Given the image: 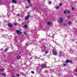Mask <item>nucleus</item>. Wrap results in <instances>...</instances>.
I'll use <instances>...</instances> for the list:
<instances>
[{
  "label": "nucleus",
  "instance_id": "nucleus-9",
  "mask_svg": "<svg viewBox=\"0 0 77 77\" xmlns=\"http://www.w3.org/2000/svg\"><path fill=\"white\" fill-rule=\"evenodd\" d=\"M46 67V66L45 65H43L42 66V68H45Z\"/></svg>",
  "mask_w": 77,
  "mask_h": 77
},
{
  "label": "nucleus",
  "instance_id": "nucleus-20",
  "mask_svg": "<svg viewBox=\"0 0 77 77\" xmlns=\"http://www.w3.org/2000/svg\"><path fill=\"white\" fill-rule=\"evenodd\" d=\"M48 71H47V70H45V73H48Z\"/></svg>",
  "mask_w": 77,
  "mask_h": 77
},
{
  "label": "nucleus",
  "instance_id": "nucleus-13",
  "mask_svg": "<svg viewBox=\"0 0 77 77\" xmlns=\"http://www.w3.org/2000/svg\"><path fill=\"white\" fill-rule=\"evenodd\" d=\"M68 23L69 25H71V23L70 21H69L68 22Z\"/></svg>",
  "mask_w": 77,
  "mask_h": 77
},
{
  "label": "nucleus",
  "instance_id": "nucleus-35",
  "mask_svg": "<svg viewBox=\"0 0 77 77\" xmlns=\"http://www.w3.org/2000/svg\"><path fill=\"white\" fill-rule=\"evenodd\" d=\"M69 17H70L69 16H68V18H69Z\"/></svg>",
  "mask_w": 77,
  "mask_h": 77
},
{
  "label": "nucleus",
  "instance_id": "nucleus-5",
  "mask_svg": "<svg viewBox=\"0 0 77 77\" xmlns=\"http://www.w3.org/2000/svg\"><path fill=\"white\" fill-rule=\"evenodd\" d=\"M16 32L17 33H19V34H21V32L20 31L17 30Z\"/></svg>",
  "mask_w": 77,
  "mask_h": 77
},
{
  "label": "nucleus",
  "instance_id": "nucleus-10",
  "mask_svg": "<svg viewBox=\"0 0 77 77\" xmlns=\"http://www.w3.org/2000/svg\"><path fill=\"white\" fill-rule=\"evenodd\" d=\"M29 15H28L27 17H25L26 20H28L29 19Z\"/></svg>",
  "mask_w": 77,
  "mask_h": 77
},
{
  "label": "nucleus",
  "instance_id": "nucleus-25",
  "mask_svg": "<svg viewBox=\"0 0 77 77\" xmlns=\"http://www.w3.org/2000/svg\"><path fill=\"white\" fill-rule=\"evenodd\" d=\"M14 25H15V26H16V25H17V23H14Z\"/></svg>",
  "mask_w": 77,
  "mask_h": 77
},
{
  "label": "nucleus",
  "instance_id": "nucleus-38",
  "mask_svg": "<svg viewBox=\"0 0 77 77\" xmlns=\"http://www.w3.org/2000/svg\"><path fill=\"white\" fill-rule=\"evenodd\" d=\"M12 77H15L14 76H12Z\"/></svg>",
  "mask_w": 77,
  "mask_h": 77
},
{
  "label": "nucleus",
  "instance_id": "nucleus-40",
  "mask_svg": "<svg viewBox=\"0 0 77 77\" xmlns=\"http://www.w3.org/2000/svg\"><path fill=\"white\" fill-rule=\"evenodd\" d=\"M56 42H55V44H56Z\"/></svg>",
  "mask_w": 77,
  "mask_h": 77
},
{
  "label": "nucleus",
  "instance_id": "nucleus-18",
  "mask_svg": "<svg viewBox=\"0 0 77 77\" xmlns=\"http://www.w3.org/2000/svg\"><path fill=\"white\" fill-rule=\"evenodd\" d=\"M24 27H25V28H27V25H25L24 26Z\"/></svg>",
  "mask_w": 77,
  "mask_h": 77
},
{
  "label": "nucleus",
  "instance_id": "nucleus-7",
  "mask_svg": "<svg viewBox=\"0 0 77 77\" xmlns=\"http://www.w3.org/2000/svg\"><path fill=\"white\" fill-rule=\"evenodd\" d=\"M16 0H12V2L13 3H15V4H16L17 3H16V1H15Z\"/></svg>",
  "mask_w": 77,
  "mask_h": 77
},
{
  "label": "nucleus",
  "instance_id": "nucleus-11",
  "mask_svg": "<svg viewBox=\"0 0 77 77\" xmlns=\"http://www.w3.org/2000/svg\"><path fill=\"white\" fill-rule=\"evenodd\" d=\"M47 23L48 24V25H51V24H52L51 22H48Z\"/></svg>",
  "mask_w": 77,
  "mask_h": 77
},
{
  "label": "nucleus",
  "instance_id": "nucleus-19",
  "mask_svg": "<svg viewBox=\"0 0 77 77\" xmlns=\"http://www.w3.org/2000/svg\"><path fill=\"white\" fill-rule=\"evenodd\" d=\"M67 12L68 14H70V12L69 11H68Z\"/></svg>",
  "mask_w": 77,
  "mask_h": 77
},
{
  "label": "nucleus",
  "instance_id": "nucleus-30",
  "mask_svg": "<svg viewBox=\"0 0 77 77\" xmlns=\"http://www.w3.org/2000/svg\"><path fill=\"white\" fill-rule=\"evenodd\" d=\"M45 53H46V54H47V53H48V52L47 51H46L45 52Z\"/></svg>",
  "mask_w": 77,
  "mask_h": 77
},
{
  "label": "nucleus",
  "instance_id": "nucleus-8",
  "mask_svg": "<svg viewBox=\"0 0 77 77\" xmlns=\"http://www.w3.org/2000/svg\"><path fill=\"white\" fill-rule=\"evenodd\" d=\"M69 53L72 54V53H74V52H73V51H72V50H71L69 51Z\"/></svg>",
  "mask_w": 77,
  "mask_h": 77
},
{
  "label": "nucleus",
  "instance_id": "nucleus-37",
  "mask_svg": "<svg viewBox=\"0 0 77 77\" xmlns=\"http://www.w3.org/2000/svg\"><path fill=\"white\" fill-rule=\"evenodd\" d=\"M14 6L13 5L12 6V8H14Z\"/></svg>",
  "mask_w": 77,
  "mask_h": 77
},
{
  "label": "nucleus",
  "instance_id": "nucleus-27",
  "mask_svg": "<svg viewBox=\"0 0 77 77\" xmlns=\"http://www.w3.org/2000/svg\"><path fill=\"white\" fill-rule=\"evenodd\" d=\"M60 6H62V4L60 3Z\"/></svg>",
  "mask_w": 77,
  "mask_h": 77
},
{
  "label": "nucleus",
  "instance_id": "nucleus-12",
  "mask_svg": "<svg viewBox=\"0 0 77 77\" xmlns=\"http://www.w3.org/2000/svg\"><path fill=\"white\" fill-rule=\"evenodd\" d=\"M17 59L19 60L21 58L20 56H18L17 57Z\"/></svg>",
  "mask_w": 77,
  "mask_h": 77
},
{
  "label": "nucleus",
  "instance_id": "nucleus-24",
  "mask_svg": "<svg viewBox=\"0 0 77 77\" xmlns=\"http://www.w3.org/2000/svg\"><path fill=\"white\" fill-rule=\"evenodd\" d=\"M17 77H20V75H19V74H17Z\"/></svg>",
  "mask_w": 77,
  "mask_h": 77
},
{
  "label": "nucleus",
  "instance_id": "nucleus-26",
  "mask_svg": "<svg viewBox=\"0 0 77 77\" xmlns=\"http://www.w3.org/2000/svg\"><path fill=\"white\" fill-rule=\"evenodd\" d=\"M51 1L49 2V5H50V4H51Z\"/></svg>",
  "mask_w": 77,
  "mask_h": 77
},
{
  "label": "nucleus",
  "instance_id": "nucleus-1",
  "mask_svg": "<svg viewBox=\"0 0 77 77\" xmlns=\"http://www.w3.org/2000/svg\"><path fill=\"white\" fill-rule=\"evenodd\" d=\"M66 62L67 63H72V61L71 60H67L66 61Z\"/></svg>",
  "mask_w": 77,
  "mask_h": 77
},
{
  "label": "nucleus",
  "instance_id": "nucleus-6",
  "mask_svg": "<svg viewBox=\"0 0 77 77\" xmlns=\"http://www.w3.org/2000/svg\"><path fill=\"white\" fill-rule=\"evenodd\" d=\"M2 75L4 77H6V74L4 73H2Z\"/></svg>",
  "mask_w": 77,
  "mask_h": 77
},
{
  "label": "nucleus",
  "instance_id": "nucleus-39",
  "mask_svg": "<svg viewBox=\"0 0 77 77\" xmlns=\"http://www.w3.org/2000/svg\"><path fill=\"white\" fill-rule=\"evenodd\" d=\"M16 39H17V37H15Z\"/></svg>",
  "mask_w": 77,
  "mask_h": 77
},
{
  "label": "nucleus",
  "instance_id": "nucleus-15",
  "mask_svg": "<svg viewBox=\"0 0 77 77\" xmlns=\"http://www.w3.org/2000/svg\"><path fill=\"white\" fill-rule=\"evenodd\" d=\"M56 9H59V6L56 7Z\"/></svg>",
  "mask_w": 77,
  "mask_h": 77
},
{
  "label": "nucleus",
  "instance_id": "nucleus-4",
  "mask_svg": "<svg viewBox=\"0 0 77 77\" xmlns=\"http://www.w3.org/2000/svg\"><path fill=\"white\" fill-rule=\"evenodd\" d=\"M52 52L54 55H55V56H56V55L57 54V52L55 51H52Z\"/></svg>",
  "mask_w": 77,
  "mask_h": 77
},
{
  "label": "nucleus",
  "instance_id": "nucleus-29",
  "mask_svg": "<svg viewBox=\"0 0 77 77\" xmlns=\"http://www.w3.org/2000/svg\"><path fill=\"white\" fill-rule=\"evenodd\" d=\"M63 65H64V66H66V64L65 63H64L63 64Z\"/></svg>",
  "mask_w": 77,
  "mask_h": 77
},
{
  "label": "nucleus",
  "instance_id": "nucleus-2",
  "mask_svg": "<svg viewBox=\"0 0 77 77\" xmlns=\"http://www.w3.org/2000/svg\"><path fill=\"white\" fill-rule=\"evenodd\" d=\"M59 21L60 23H62L63 22V18L62 17H60L59 19Z\"/></svg>",
  "mask_w": 77,
  "mask_h": 77
},
{
  "label": "nucleus",
  "instance_id": "nucleus-14",
  "mask_svg": "<svg viewBox=\"0 0 77 77\" xmlns=\"http://www.w3.org/2000/svg\"><path fill=\"white\" fill-rule=\"evenodd\" d=\"M8 50V48H7L5 49V51H7Z\"/></svg>",
  "mask_w": 77,
  "mask_h": 77
},
{
  "label": "nucleus",
  "instance_id": "nucleus-23",
  "mask_svg": "<svg viewBox=\"0 0 77 77\" xmlns=\"http://www.w3.org/2000/svg\"><path fill=\"white\" fill-rule=\"evenodd\" d=\"M63 26H67V25H66V24L64 23V24H63Z\"/></svg>",
  "mask_w": 77,
  "mask_h": 77
},
{
  "label": "nucleus",
  "instance_id": "nucleus-17",
  "mask_svg": "<svg viewBox=\"0 0 77 77\" xmlns=\"http://www.w3.org/2000/svg\"><path fill=\"white\" fill-rule=\"evenodd\" d=\"M66 12H67L66 11H64V14H66Z\"/></svg>",
  "mask_w": 77,
  "mask_h": 77
},
{
  "label": "nucleus",
  "instance_id": "nucleus-36",
  "mask_svg": "<svg viewBox=\"0 0 77 77\" xmlns=\"http://www.w3.org/2000/svg\"><path fill=\"white\" fill-rule=\"evenodd\" d=\"M10 37H11V38H12V36L11 35H10Z\"/></svg>",
  "mask_w": 77,
  "mask_h": 77
},
{
  "label": "nucleus",
  "instance_id": "nucleus-34",
  "mask_svg": "<svg viewBox=\"0 0 77 77\" xmlns=\"http://www.w3.org/2000/svg\"><path fill=\"white\" fill-rule=\"evenodd\" d=\"M72 10H74V8L73 7V8H72Z\"/></svg>",
  "mask_w": 77,
  "mask_h": 77
},
{
  "label": "nucleus",
  "instance_id": "nucleus-22",
  "mask_svg": "<svg viewBox=\"0 0 77 77\" xmlns=\"http://www.w3.org/2000/svg\"><path fill=\"white\" fill-rule=\"evenodd\" d=\"M26 8L27 9V8H30V7L29 6H26Z\"/></svg>",
  "mask_w": 77,
  "mask_h": 77
},
{
  "label": "nucleus",
  "instance_id": "nucleus-28",
  "mask_svg": "<svg viewBox=\"0 0 77 77\" xmlns=\"http://www.w3.org/2000/svg\"><path fill=\"white\" fill-rule=\"evenodd\" d=\"M20 16V14H17V17H19Z\"/></svg>",
  "mask_w": 77,
  "mask_h": 77
},
{
  "label": "nucleus",
  "instance_id": "nucleus-3",
  "mask_svg": "<svg viewBox=\"0 0 77 77\" xmlns=\"http://www.w3.org/2000/svg\"><path fill=\"white\" fill-rule=\"evenodd\" d=\"M8 26L10 27H12V24L11 23H8Z\"/></svg>",
  "mask_w": 77,
  "mask_h": 77
},
{
  "label": "nucleus",
  "instance_id": "nucleus-16",
  "mask_svg": "<svg viewBox=\"0 0 77 77\" xmlns=\"http://www.w3.org/2000/svg\"><path fill=\"white\" fill-rule=\"evenodd\" d=\"M31 72L32 74H33L35 73V72H34V71H31Z\"/></svg>",
  "mask_w": 77,
  "mask_h": 77
},
{
  "label": "nucleus",
  "instance_id": "nucleus-33",
  "mask_svg": "<svg viewBox=\"0 0 77 77\" xmlns=\"http://www.w3.org/2000/svg\"><path fill=\"white\" fill-rule=\"evenodd\" d=\"M61 51H60V52H59V53H60V54L61 53Z\"/></svg>",
  "mask_w": 77,
  "mask_h": 77
},
{
  "label": "nucleus",
  "instance_id": "nucleus-32",
  "mask_svg": "<svg viewBox=\"0 0 77 77\" xmlns=\"http://www.w3.org/2000/svg\"><path fill=\"white\" fill-rule=\"evenodd\" d=\"M21 21V20H20V19H18V21Z\"/></svg>",
  "mask_w": 77,
  "mask_h": 77
},
{
  "label": "nucleus",
  "instance_id": "nucleus-42",
  "mask_svg": "<svg viewBox=\"0 0 77 77\" xmlns=\"http://www.w3.org/2000/svg\"><path fill=\"white\" fill-rule=\"evenodd\" d=\"M76 72H77V70L76 71Z\"/></svg>",
  "mask_w": 77,
  "mask_h": 77
},
{
  "label": "nucleus",
  "instance_id": "nucleus-31",
  "mask_svg": "<svg viewBox=\"0 0 77 77\" xmlns=\"http://www.w3.org/2000/svg\"><path fill=\"white\" fill-rule=\"evenodd\" d=\"M24 32V33H25V35H27V33H26V32Z\"/></svg>",
  "mask_w": 77,
  "mask_h": 77
},
{
  "label": "nucleus",
  "instance_id": "nucleus-41",
  "mask_svg": "<svg viewBox=\"0 0 77 77\" xmlns=\"http://www.w3.org/2000/svg\"><path fill=\"white\" fill-rule=\"evenodd\" d=\"M30 7H32V6L31 5V6H30Z\"/></svg>",
  "mask_w": 77,
  "mask_h": 77
},
{
  "label": "nucleus",
  "instance_id": "nucleus-21",
  "mask_svg": "<svg viewBox=\"0 0 77 77\" xmlns=\"http://www.w3.org/2000/svg\"><path fill=\"white\" fill-rule=\"evenodd\" d=\"M27 2L29 3H30V0H27Z\"/></svg>",
  "mask_w": 77,
  "mask_h": 77
}]
</instances>
